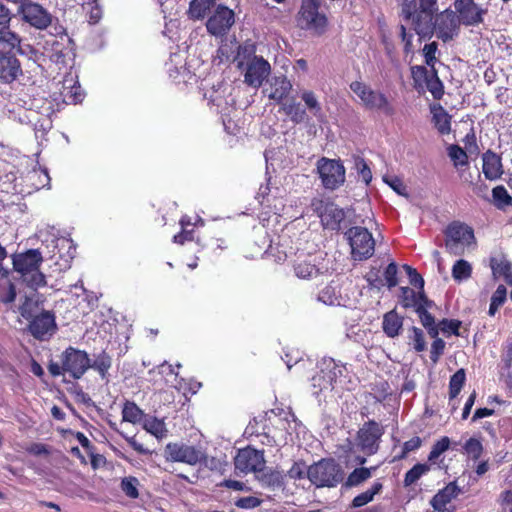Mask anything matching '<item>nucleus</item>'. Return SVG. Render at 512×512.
<instances>
[{
    "label": "nucleus",
    "instance_id": "nucleus-13",
    "mask_svg": "<svg viewBox=\"0 0 512 512\" xmlns=\"http://www.w3.org/2000/svg\"><path fill=\"white\" fill-rule=\"evenodd\" d=\"M461 20L457 17L456 12L451 9H446L436 15L433 33L443 42L452 40L459 31Z\"/></svg>",
    "mask_w": 512,
    "mask_h": 512
},
{
    "label": "nucleus",
    "instance_id": "nucleus-33",
    "mask_svg": "<svg viewBox=\"0 0 512 512\" xmlns=\"http://www.w3.org/2000/svg\"><path fill=\"white\" fill-rule=\"evenodd\" d=\"M466 381V373L463 368L457 370L451 377L449 381V399L453 400L456 398L461 389L463 388Z\"/></svg>",
    "mask_w": 512,
    "mask_h": 512
},
{
    "label": "nucleus",
    "instance_id": "nucleus-37",
    "mask_svg": "<svg viewBox=\"0 0 512 512\" xmlns=\"http://www.w3.org/2000/svg\"><path fill=\"white\" fill-rule=\"evenodd\" d=\"M411 74L418 91L425 92V83L430 77L431 71H428L424 66H413L411 67Z\"/></svg>",
    "mask_w": 512,
    "mask_h": 512
},
{
    "label": "nucleus",
    "instance_id": "nucleus-59",
    "mask_svg": "<svg viewBox=\"0 0 512 512\" xmlns=\"http://www.w3.org/2000/svg\"><path fill=\"white\" fill-rule=\"evenodd\" d=\"M422 440L420 437L415 436L408 441H405L402 446V453L398 456V459H403L411 451L417 450L421 447Z\"/></svg>",
    "mask_w": 512,
    "mask_h": 512
},
{
    "label": "nucleus",
    "instance_id": "nucleus-54",
    "mask_svg": "<svg viewBox=\"0 0 512 512\" xmlns=\"http://www.w3.org/2000/svg\"><path fill=\"white\" fill-rule=\"evenodd\" d=\"M403 269L406 271L409 277L410 284L419 290H422L424 288V279L421 274H419L415 268L407 264L403 265Z\"/></svg>",
    "mask_w": 512,
    "mask_h": 512
},
{
    "label": "nucleus",
    "instance_id": "nucleus-61",
    "mask_svg": "<svg viewBox=\"0 0 512 512\" xmlns=\"http://www.w3.org/2000/svg\"><path fill=\"white\" fill-rule=\"evenodd\" d=\"M373 390L376 394L375 398L378 402H382L392 393L390 385L387 381H381L377 383Z\"/></svg>",
    "mask_w": 512,
    "mask_h": 512
},
{
    "label": "nucleus",
    "instance_id": "nucleus-17",
    "mask_svg": "<svg viewBox=\"0 0 512 512\" xmlns=\"http://www.w3.org/2000/svg\"><path fill=\"white\" fill-rule=\"evenodd\" d=\"M270 73V64L263 57L254 56L247 64L245 82L258 87Z\"/></svg>",
    "mask_w": 512,
    "mask_h": 512
},
{
    "label": "nucleus",
    "instance_id": "nucleus-7",
    "mask_svg": "<svg viewBox=\"0 0 512 512\" xmlns=\"http://www.w3.org/2000/svg\"><path fill=\"white\" fill-rule=\"evenodd\" d=\"M319 7V0H302L298 13L299 26L311 30L317 35L323 34L328 24L325 13L321 12Z\"/></svg>",
    "mask_w": 512,
    "mask_h": 512
},
{
    "label": "nucleus",
    "instance_id": "nucleus-34",
    "mask_svg": "<svg viewBox=\"0 0 512 512\" xmlns=\"http://www.w3.org/2000/svg\"><path fill=\"white\" fill-rule=\"evenodd\" d=\"M472 275L471 264L464 259L457 260L452 267V277L455 281L461 282L467 280Z\"/></svg>",
    "mask_w": 512,
    "mask_h": 512
},
{
    "label": "nucleus",
    "instance_id": "nucleus-35",
    "mask_svg": "<svg viewBox=\"0 0 512 512\" xmlns=\"http://www.w3.org/2000/svg\"><path fill=\"white\" fill-rule=\"evenodd\" d=\"M143 416L142 410L132 401H126L122 409V418L130 423H138Z\"/></svg>",
    "mask_w": 512,
    "mask_h": 512
},
{
    "label": "nucleus",
    "instance_id": "nucleus-14",
    "mask_svg": "<svg viewBox=\"0 0 512 512\" xmlns=\"http://www.w3.org/2000/svg\"><path fill=\"white\" fill-rule=\"evenodd\" d=\"M454 12L464 26H477L484 21L487 9L481 7L474 0H455Z\"/></svg>",
    "mask_w": 512,
    "mask_h": 512
},
{
    "label": "nucleus",
    "instance_id": "nucleus-57",
    "mask_svg": "<svg viewBox=\"0 0 512 512\" xmlns=\"http://www.w3.org/2000/svg\"><path fill=\"white\" fill-rule=\"evenodd\" d=\"M275 86H279V88L276 87L275 92L271 93L269 96H286L292 88L290 81L285 77L276 78Z\"/></svg>",
    "mask_w": 512,
    "mask_h": 512
},
{
    "label": "nucleus",
    "instance_id": "nucleus-8",
    "mask_svg": "<svg viewBox=\"0 0 512 512\" xmlns=\"http://www.w3.org/2000/svg\"><path fill=\"white\" fill-rule=\"evenodd\" d=\"M164 458L168 462H179L195 466L206 461L207 456L201 449L183 442H170L165 446Z\"/></svg>",
    "mask_w": 512,
    "mask_h": 512
},
{
    "label": "nucleus",
    "instance_id": "nucleus-6",
    "mask_svg": "<svg viewBox=\"0 0 512 512\" xmlns=\"http://www.w3.org/2000/svg\"><path fill=\"white\" fill-rule=\"evenodd\" d=\"M311 210L320 218L325 229L338 231L345 219V212L329 198L315 197L310 202Z\"/></svg>",
    "mask_w": 512,
    "mask_h": 512
},
{
    "label": "nucleus",
    "instance_id": "nucleus-2",
    "mask_svg": "<svg viewBox=\"0 0 512 512\" xmlns=\"http://www.w3.org/2000/svg\"><path fill=\"white\" fill-rule=\"evenodd\" d=\"M307 478L316 487H336L344 479V471L334 458H322L307 468Z\"/></svg>",
    "mask_w": 512,
    "mask_h": 512
},
{
    "label": "nucleus",
    "instance_id": "nucleus-5",
    "mask_svg": "<svg viewBox=\"0 0 512 512\" xmlns=\"http://www.w3.org/2000/svg\"><path fill=\"white\" fill-rule=\"evenodd\" d=\"M345 237L351 248V257L356 261L371 258L375 251V240L365 227L354 226L345 232Z\"/></svg>",
    "mask_w": 512,
    "mask_h": 512
},
{
    "label": "nucleus",
    "instance_id": "nucleus-22",
    "mask_svg": "<svg viewBox=\"0 0 512 512\" xmlns=\"http://www.w3.org/2000/svg\"><path fill=\"white\" fill-rule=\"evenodd\" d=\"M430 112L432 114V123L439 134H449L451 131V116L447 111L441 105L433 103L430 105Z\"/></svg>",
    "mask_w": 512,
    "mask_h": 512
},
{
    "label": "nucleus",
    "instance_id": "nucleus-42",
    "mask_svg": "<svg viewBox=\"0 0 512 512\" xmlns=\"http://www.w3.org/2000/svg\"><path fill=\"white\" fill-rule=\"evenodd\" d=\"M507 297V289L504 285H499L491 297V302L488 310L490 316H494L498 308L503 305Z\"/></svg>",
    "mask_w": 512,
    "mask_h": 512
},
{
    "label": "nucleus",
    "instance_id": "nucleus-30",
    "mask_svg": "<svg viewBox=\"0 0 512 512\" xmlns=\"http://www.w3.org/2000/svg\"><path fill=\"white\" fill-rule=\"evenodd\" d=\"M362 106L370 111H377L386 115H391L393 109L388 102V98H360Z\"/></svg>",
    "mask_w": 512,
    "mask_h": 512
},
{
    "label": "nucleus",
    "instance_id": "nucleus-60",
    "mask_svg": "<svg viewBox=\"0 0 512 512\" xmlns=\"http://www.w3.org/2000/svg\"><path fill=\"white\" fill-rule=\"evenodd\" d=\"M232 49L228 44L221 45L216 55L214 56L213 62L214 64H222L224 62H228L231 59Z\"/></svg>",
    "mask_w": 512,
    "mask_h": 512
},
{
    "label": "nucleus",
    "instance_id": "nucleus-23",
    "mask_svg": "<svg viewBox=\"0 0 512 512\" xmlns=\"http://www.w3.org/2000/svg\"><path fill=\"white\" fill-rule=\"evenodd\" d=\"M458 486L450 482L443 489L439 490L431 499L430 504L436 511H444L446 505L458 495Z\"/></svg>",
    "mask_w": 512,
    "mask_h": 512
},
{
    "label": "nucleus",
    "instance_id": "nucleus-10",
    "mask_svg": "<svg viewBox=\"0 0 512 512\" xmlns=\"http://www.w3.org/2000/svg\"><path fill=\"white\" fill-rule=\"evenodd\" d=\"M61 361L63 362L65 372L69 373L74 379H80L90 368L88 354L72 346L63 351Z\"/></svg>",
    "mask_w": 512,
    "mask_h": 512
},
{
    "label": "nucleus",
    "instance_id": "nucleus-21",
    "mask_svg": "<svg viewBox=\"0 0 512 512\" xmlns=\"http://www.w3.org/2000/svg\"><path fill=\"white\" fill-rule=\"evenodd\" d=\"M482 171L489 180H495L501 177L502 163L501 158L494 152L488 150L483 154Z\"/></svg>",
    "mask_w": 512,
    "mask_h": 512
},
{
    "label": "nucleus",
    "instance_id": "nucleus-12",
    "mask_svg": "<svg viewBox=\"0 0 512 512\" xmlns=\"http://www.w3.org/2000/svg\"><path fill=\"white\" fill-rule=\"evenodd\" d=\"M265 463L264 451L257 450L251 446L238 450L234 458L235 470H239L245 474L253 472L256 475L262 470Z\"/></svg>",
    "mask_w": 512,
    "mask_h": 512
},
{
    "label": "nucleus",
    "instance_id": "nucleus-49",
    "mask_svg": "<svg viewBox=\"0 0 512 512\" xmlns=\"http://www.w3.org/2000/svg\"><path fill=\"white\" fill-rule=\"evenodd\" d=\"M438 50V45L436 42H431L428 44H425L422 52L423 56L425 58V63L430 66L432 69H434V65L437 61L436 53Z\"/></svg>",
    "mask_w": 512,
    "mask_h": 512
},
{
    "label": "nucleus",
    "instance_id": "nucleus-56",
    "mask_svg": "<svg viewBox=\"0 0 512 512\" xmlns=\"http://www.w3.org/2000/svg\"><path fill=\"white\" fill-rule=\"evenodd\" d=\"M318 300L325 304L333 305L337 301L335 288L330 285L324 287L319 292Z\"/></svg>",
    "mask_w": 512,
    "mask_h": 512
},
{
    "label": "nucleus",
    "instance_id": "nucleus-38",
    "mask_svg": "<svg viewBox=\"0 0 512 512\" xmlns=\"http://www.w3.org/2000/svg\"><path fill=\"white\" fill-rule=\"evenodd\" d=\"M180 224L182 226V230L178 234L174 235L173 241L181 245L189 241H194L196 233L194 226L190 225L189 222L186 223L184 218L180 220Z\"/></svg>",
    "mask_w": 512,
    "mask_h": 512
},
{
    "label": "nucleus",
    "instance_id": "nucleus-11",
    "mask_svg": "<svg viewBox=\"0 0 512 512\" xmlns=\"http://www.w3.org/2000/svg\"><path fill=\"white\" fill-rule=\"evenodd\" d=\"M383 434L384 428L375 420H369L357 432L358 445L367 455H373L379 449V441Z\"/></svg>",
    "mask_w": 512,
    "mask_h": 512
},
{
    "label": "nucleus",
    "instance_id": "nucleus-58",
    "mask_svg": "<svg viewBox=\"0 0 512 512\" xmlns=\"http://www.w3.org/2000/svg\"><path fill=\"white\" fill-rule=\"evenodd\" d=\"M384 277L389 288H393L398 284L397 265L394 262L388 264L384 271Z\"/></svg>",
    "mask_w": 512,
    "mask_h": 512
},
{
    "label": "nucleus",
    "instance_id": "nucleus-36",
    "mask_svg": "<svg viewBox=\"0 0 512 512\" xmlns=\"http://www.w3.org/2000/svg\"><path fill=\"white\" fill-rule=\"evenodd\" d=\"M408 332L409 345H411L416 352L425 351L426 341L422 329L412 326Z\"/></svg>",
    "mask_w": 512,
    "mask_h": 512
},
{
    "label": "nucleus",
    "instance_id": "nucleus-62",
    "mask_svg": "<svg viewBox=\"0 0 512 512\" xmlns=\"http://www.w3.org/2000/svg\"><path fill=\"white\" fill-rule=\"evenodd\" d=\"M416 313L418 314L420 321L424 327L432 326L435 323L434 316L426 310L425 305L419 304L416 308Z\"/></svg>",
    "mask_w": 512,
    "mask_h": 512
},
{
    "label": "nucleus",
    "instance_id": "nucleus-18",
    "mask_svg": "<svg viewBox=\"0 0 512 512\" xmlns=\"http://www.w3.org/2000/svg\"><path fill=\"white\" fill-rule=\"evenodd\" d=\"M21 11L24 20L37 29H45L51 23V15L36 3L22 4Z\"/></svg>",
    "mask_w": 512,
    "mask_h": 512
},
{
    "label": "nucleus",
    "instance_id": "nucleus-28",
    "mask_svg": "<svg viewBox=\"0 0 512 512\" xmlns=\"http://www.w3.org/2000/svg\"><path fill=\"white\" fill-rule=\"evenodd\" d=\"M490 267L494 275L502 276L505 282L512 286V265L508 260L492 257L490 259Z\"/></svg>",
    "mask_w": 512,
    "mask_h": 512
},
{
    "label": "nucleus",
    "instance_id": "nucleus-63",
    "mask_svg": "<svg viewBox=\"0 0 512 512\" xmlns=\"http://www.w3.org/2000/svg\"><path fill=\"white\" fill-rule=\"evenodd\" d=\"M11 20L9 10L0 3V34L4 36L6 33H13L8 29L9 22Z\"/></svg>",
    "mask_w": 512,
    "mask_h": 512
},
{
    "label": "nucleus",
    "instance_id": "nucleus-26",
    "mask_svg": "<svg viewBox=\"0 0 512 512\" xmlns=\"http://www.w3.org/2000/svg\"><path fill=\"white\" fill-rule=\"evenodd\" d=\"M293 269L295 275L301 279H311L323 274L321 269L315 263H312L307 259H297L293 265Z\"/></svg>",
    "mask_w": 512,
    "mask_h": 512
},
{
    "label": "nucleus",
    "instance_id": "nucleus-47",
    "mask_svg": "<svg viewBox=\"0 0 512 512\" xmlns=\"http://www.w3.org/2000/svg\"><path fill=\"white\" fill-rule=\"evenodd\" d=\"M401 292H402L401 303H402L403 307H405V308L414 307L416 309L417 306L419 305L417 293L409 287H402Z\"/></svg>",
    "mask_w": 512,
    "mask_h": 512
},
{
    "label": "nucleus",
    "instance_id": "nucleus-51",
    "mask_svg": "<svg viewBox=\"0 0 512 512\" xmlns=\"http://www.w3.org/2000/svg\"><path fill=\"white\" fill-rule=\"evenodd\" d=\"M449 156L455 162V165H467L468 156L460 146L451 145L449 148Z\"/></svg>",
    "mask_w": 512,
    "mask_h": 512
},
{
    "label": "nucleus",
    "instance_id": "nucleus-53",
    "mask_svg": "<svg viewBox=\"0 0 512 512\" xmlns=\"http://www.w3.org/2000/svg\"><path fill=\"white\" fill-rule=\"evenodd\" d=\"M307 468L303 461L294 462L287 475L294 480H301L307 476Z\"/></svg>",
    "mask_w": 512,
    "mask_h": 512
},
{
    "label": "nucleus",
    "instance_id": "nucleus-16",
    "mask_svg": "<svg viewBox=\"0 0 512 512\" xmlns=\"http://www.w3.org/2000/svg\"><path fill=\"white\" fill-rule=\"evenodd\" d=\"M28 330L37 340L50 339L57 330L55 316L50 311H43L36 315L29 323Z\"/></svg>",
    "mask_w": 512,
    "mask_h": 512
},
{
    "label": "nucleus",
    "instance_id": "nucleus-50",
    "mask_svg": "<svg viewBox=\"0 0 512 512\" xmlns=\"http://www.w3.org/2000/svg\"><path fill=\"white\" fill-rule=\"evenodd\" d=\"M445 347L446 343L443 339L436 338V340H433L430 349V360L433 364L438 363L441 356L444 354Z\"/></svg>",
    "mask_w": 512,
    "mask_h": 512
},
{
    "label": "nucleus",
    "instance_id": "nucleus-39",
    "mask_svg": "<svg viewBox=\"0 0 512 512\" xmlns=\"http://www.w3.org/2000/svg\"><path fill=\"white\" fill-rule=\"evenodd\" d=\"M430 467L424 463L415 464L410 470H408L404 477V485L411 486L416 483L422 475L428 472Z\"/></svg>",
    "mask_w": 512,
    "mask_h": 512
},
{
    "label": "nucleus",
    "instance_id": "nucleus-55",
    "mask_svg": "<svg viewBox=\"0 0 512 512\" xmlns=\"http://www.w3.org/2000/svg\"><path fill=\"white\" fill-rule=\"evenodd\" d=\"M261 503H262V500L258 497L246 496V497L238 498L235 501V506L240 509L249 510V509H254L256 507H259L261 505Z\"/></svg>",
    "mask_w": 512,
    "mask_h": 512
},
{
    "label": "nucleus",
    "instance_id": "nucleus-52",
    "mask_svg": "<svg viewBox=\"0 0 512 512\" xmlns=\"http://www.w3.org/2000/svg\"><path fill=\"white\" fill-rule=\"evenodd\" d=\"M442 83L436 75L434 69L431 70V75L425 83V91L430 92L433 96H437L442 91Z\"/></svg>",
    "mask_w": 512,
    "mask_h": 512
},
{
    "label": "nucleus",
    "instance_id": "nucleus-29",
    "mask_svg": "<svg viewBox=\"0 0 512 512\" xmlns=\"http://www.w3.org/2000/svg\"><path fill=\"white\" fill-rule=\"evenodd\" d=\"M376 470V467H360L355 468L347 477L344 486L345 487H356L368 480L372 476V472Z\"/></svg>",
    "mask_w": 512,
    "mask_h": 512
},
{
    "label": "nucleus",
    "instance_id": "nucleus-44",
    "mask_svg": "<svg viewBox=\"0 0 512 512\" xmlns=\"http://www.w3.org/2000/svg\"><path fill=\"white\" fill-rule=\"evenodd\" d=\"M138 484L139 482L136 477H125L121 481V489L127 497L136 499L139 497Z\"/></svg>",
    "mask_w": 512,
    "mask_h": 512
},
{
    "label": "nucleus",
    "instance_id": "nucleus-1",
    "mask_svg": "<svg viewBox=\"0 0 512 512\" xmlns=\"http://www.w3.org/2000/svg\"><path fill=\"white\" fill-rule=\"evenodd\" d=\"M43 256L39 249H28L12 255L13 269L21 275L27 286L33 289L47 284L46 276L40 271Z\"/></svg>",
    "mask_w": 512,
    "mask_h": 512
},
{
    "label": "nucleus",
    "instance_id": "nucleus-40",
    "mask_svg": "<svg viewBox=\"0 0 512 512\" xmlns=\"http://www.w3.org/2000/svg\"><path fill=\"white\" fill-rule=\"evenodd\" d=\"M492 196L495 202V205L503 209L512 204V197L509 195L508 191L503 185H498L492 189Z\"/></svg>",
    "mask_w": 512,
    "mask_h": 512
},
{
    "label": "nucleus",
    "instance_id": "nucleus-25",
    "mask_svg": "<svg viewBox=\"0 0 512 512\" xmlns=\"http://www.w3.org/2000/svg\"><path fill=\"white\" fill-rule=\"evenodd\" d=\"M403 327V317L398 315L395 310H391L384 314L382 329L389 338H395L400 334Z\"/></svg>",
    "mask_w": 512,
    "mask_h": 512
},
{
    "label": "nucleus",
    "instance_id": "nucleus-24",
    "mask_svg": "<svg viewBox=\"0 0 512 512\" xmlns=\"http://www.w3.org/2000/svg\"><path fill=\"white\" fill-rule=\"evenodd\" d=\"M433 19L434 15L418 10L410 20H412L415 32L421 38H426L433 34Z\"/></svg>",
    "mask_w": 512,
    "mask_h": 512
},
{
    "label": "nucleus",
    "instance_id": "nucleus-27",
    "mask_svg": "<svg viewBox=\"0 0 512 512\" xmlns=\"http://www.w3.org/2000/svg\"><path fill=\"white\" fill-rule=\"evenodd\" d=\"M382 489L383 484L379 480L375 481L368 490L358 494L353 498L350 507L360 508L368 504L374 499L375 495L379 494L382 491Z\"/></svg>",
    "mask_w": 512,
    "mask_h": 512
},
{
    "label": "nucleus",
    "instance_id": "nucleus-19",
    "mask_svg": "<svg viewBox=\"0 0 512 512\" xmlns=\"http://www.w3.org/2000/svg\"><path fill=\"white\" fill-rule=\"evenodd\" d=\"M255 478L263 488L273 491L283 489L285 486V475L282 471L277 469H264L263 467L262 470L255 475Z\"/></svg>",
    "mask_w": 512,
    "mask_h": 512
},
{
    "label": "nucleus",
    "instance_id": "nucleus-4",
    "mask_svg": "<svg viewBox=\"0 0 512 512\" xmlns=\"http://www.w3.org/2000/svg\"><path fill=\"white\" fill-rule=\"evenodd\" d=\"M58 99L59 98H16V102L12 103L13 107L8 108V111L21 118L20 110L23 109L30 114L35 113L49 119L61 109L63 104L70 103L66 102L65 98H62V102H59Z\"/></svg>",
    "mask_w": 512,
    "mask_h": 512
},
{
    "label": "nucleus",
    "instance_id": "nucleus-31",
    "mask_svg": "<svg viewBox=\"0 0 512 512\" xmlns=\"http://www.w3.org/2000/svg\"><path fill=\"white\" fill-rule=\"evenodd\" d=\"M111 365L112 358L105 351H102L101 353L96 355L93 362L90 361V368L97 371L102 379L106 378L108 371L111 368Z\"/></svg>",
    "mask_w": 512,
    "mask_h": 512
},
{
    "label": "nucleus",
    "instance_id": "nucleus-3",
    "mask_svg": "<svg viewBox=\"0 0 512 512\" xmlns=\"http://www.w3.org/2000/svg\"><path fill=\"white\" fill-rule=\"evenodd\" d=\"M446 251L454 256H461L466 248L476 244L474 230L459 220L450 222L443 231Z\"/></svg>",
    "mask_w": 512,
    "mask_h": 512
},
{
    "label": "nucleus",
    "instance_id": "nucleus-46",
    "mask_svg": "<svg viewBox=\"0 0 512 512\" xmlns=\"http://www.w3.org/2000/svg\"><path fill=\"white\" fill-rule=\"evenodd\" d=\"M353 159L354 168L357 170L365 184L368 185L372 180V172L370 167L368 166L365 159L360 156H354Z\"/></svg>",
    "mask_w": 512,
    "mask_h": 512
},
{
    "label": "nucleus",
    "instance_id": "nucleus-20",
    "mask_svg": "<svg viewBox=\"0 0 512 512\" xmlns=\"http://www.w3.org/2000/svg\"><path fill=\"white\" fill-rule=\"evenodd\" d=\"M281 110L295 123L303 122L306 116L305 106L302 101L296 102L297 98H276Z\"/></svg>",
    "mask_w": 512,
    "mask_h": 512
},
{
    "label": "nucleus",
    "instance_id": "nucleus-32",
    "mask_svg": "<svg viewBox=\"0 0 512 512\" xmlns=\"http://www.w3.org/2000/svg\"><path fill=\"white\" fill-rule=\"evenodd\" d=\"M484 452L482 442L474 437L469 438L462 447V453L466 454L469 459L477 461L481 458Z\"/></svg>",
    "mask_w": 512,
    "mask_h": 512
},
{
    "label": "nucleus",
    "instance_id": "nucleus-48",
    "mask_svg": "<svg viewBox=\"0 0 512 512\" xmlns=\"http://www.w3.org/2000/svg\"><path fill=\"white\" fill-rule=\"evenodd\" d=\"M462 325V322L456 319H442L439 322L440 330L444 334H453L455 336L460 335V327Z\"/></svg>",
    "mask_w": 512,
    "mask_h": 512
},
{
    "label": "nucleus",
    "instance_id": "nucleus-41",
    "mask_svg": "<svg viewBox=\"0 0 512 512\" xmlns=\"http://www.w3.org/2000/svg\"><path fill=\"white\" fill-rule=\"evenodd\" d=\"M213 0H192L189 7V14L194 19H201L210 9Z\"/></svg>",
    "mask_w": 512,
    "mask_h": 512
},
{
    "label": "nucleus",
    "instance_id": "nucleus-45",
    "mask_svg": "<svg viewBox=\"0 0 512 512\" xmlns=\"http://www.w3.org/2000/svg\"><path fill=\"white\" fill-rule=\"evenodd\" d=\"M62 96H80L81 95V86L76 78L72 75L67 76L63 81V91L61 92Z\"/></svg>",
    "mask_w": 512,
    "mask_h": 512
},
{
    "label": "nucleus",
    "instance_id": "nucleus-64",
    "mask_svg": "<svg viewBox=\"0 0 512 512\" xmlns=\"http://www.w3.org/2000/svg\"><path fill=\"white\" fill-rule=\"evenodd\" d=\"M418 11V3L416 0H403L402 15L405 19L410 20Z\"/></svg>",
    "mask_w": 512,
    "mask_h": 512
},
{
    "label": "nucleus",
    "instance_id": "nucleus-9",
    "mask_svg": "<svg viewBox=\"0 0 512 512\" xmlns=\"http://www.w3.org/2000/svg\"><path fill=\"white\" fill-rule=\"evenodd\" d=\"M317 172L325 189L336 190L345 182V167L340 160L322 157L317 162Z\"/></svg>",
    "mask_w": 512,
    "mask_h": 512
},
{
    "label": "nucleus",
    "instance_id": "nucleus-15",
    "mask_svg": "<svg viewBox=\"0 0 512 512\" xmlns=\"http://www.w3.org/2000/svg\"><path fill=\"white\" fill-rule=\"evenodd\" d=\"M235 23L233 10L226 6L218 5L212 15L208 18L206 27L213 36H224Z\"/></svg>",
    "mask_w": 512,
    "mask_h": 512
},
{
    "label": "nucleus",
    "instance_id": "nucleus-43",
    "mask_svg": "<svg viewBox=\"0 0 512 512\" xmlns=\"http://www.w3.org/2000/svg\"><path fill=\"white\" fill-rule=\"evenodd\" d=\"M450 444L451 441L448 436L441 437L433 444L431 451L428 455V460L430 462H434L435 460H437L441 456V454H443L449 449Z\"/></svg>",
    "mask_w": 512,
    "mask_h": 512
}]
</instances>
